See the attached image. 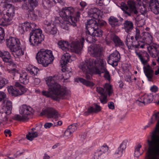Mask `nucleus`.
<instances>
[{"label":"nucleus","mask_w":159,"mask_h":159,"mask_svg":"<svg viewBox=\"0 0 159 159\" xmlns=\"http://www.w3.org/2000/svg\"><path fill=\"white\" fill-rule=\"evenodd\" d=\"M106 64V61L102 58H98L95 60L90 58L80 62L79 67L85 74L87 79H91L93 74L100 75L103 72V70L104 78L109 81L110 80V75L105 68Z\"/></svg>","instance_id":"nucleus-1"},{"label":"nucleus","mask_w":159,"mask_h":159,"mask_svg":"<svg viewBox=\"0 0 159 159\" xmlns=\"http://www.w3.org/2000/svg\"><path fill=\"white\" fill-rule=\"evenodd\" d=\"M156 120L157 123L154 130L150 134L151 139L147 140L148 148L145 159H159V112L152 116L146 126L148 127V125L153 124Z\"/></svg>","instance_id":"nucleus-2"},{"label":"nucleus","mask_w":159,"mask_h":159,"mask_svg":"<svg viewBox=\"0 0 159 159\" xmlns=\"http://www.w3.org/2000/svg\"><path fill=\"white\" fill-rule=\"evenodd\" d=\"M58 78L57 76H49L46 78V82L48 87V91H43L42 94L48 97L56 100L63 98L70 94L66 88L61 87L57 83Z\"/></svg>","instance_id":"nucleus-3"},{"label":"nucleus","mask_w":159,"mask_h":159,"mask_svg":"<svg viewBox=\"0 0 159 159\" xmlns=\"http://www.w3.org/2000/svg\"><path fill=\"white\" fill-rule=\"evenodd\" d=\"M74 12V9L72 7L63 8L60 10L59 12L60 17L55 19H56L57 21L60 22L61 28L67 30L70 24L74 26H76V23L79 20L80 16L79 12L76 13V16H75Z\"/></svg>","instance_id":"nucleus-4"},{"label":"nucleus","mask_w":159,"mask_h":159,"mask_svg":"<svg viewBox=\"0 0 159 159\" xmlns=\"http://www.w3.org/2000/svg\"><path fill=\"white\" fill-rule=\"evenodd\" d=\"M136 41L133 42L134 39L133 36H130L129 34L127 36L125 43L129 49L134 48H143L147 44L151 43L153 41V37L151 33L145 32L142 34V36L139 37V31L136 29V34L135 36Z\"/></svg>","instance_id":"nucleus-5"},{"label":"nucleus","mask_w":159,"mask_h":159,"mask_svg":"<svg viewBox=\"0 0 159 159\" xmlns=\"http://www.w3.org/2000/svg\"><path fill=\"white\" fill-rule=\"evenodd\" d=\"M4 10L6 11V14L0 18V25L2 26H7L11 24L12 19L15 15L14 7L11 4V0H0Z\"/></svg>","instance_id":"nucleus-6"},{"label":"nucleus","mask_w":159,"mask_h":159,"mask_svg":"<svg viewBox=\"0 0 159 159\" xmlns=\"http://www.w3.org/2000/svg\"><path fill=\"white\" fill-rule=\"evenodd\" d=\"M84 41V39L82 38L80 40V42L78 41H73L70 44L67 41L61 40L58 42L57 44L59 48L64 52H67L70 51L79 53L82 49L80 45L83 47Z\"/></svg>","instance_id":"nucleus-7"},{"label":"nucleus","mask_w":159,"mask_h":159,"mask_svg":"<svg viewBox=\"0 0 159 159\" xmlns=\"http://www.w3.org/2000/svg\"><path fill=\"white\" fill-rule=\"evenodd\" d=\"M6 43L7 47L15 58L19 57L24 54V50L22 48L20 42L18 39L11 37L6 39Z\"/></svg>","instance_id":"nucleus-8"},{"label":"nucleus","mask_w":159,"mask_h":159,"mask_svg":"<svg viewBox=\"0 0 159 159\" xmlns=\"http://www.w3.org/2000/svg\"><path fill=\"white\" fill-rule=\"evenodd\" d=\"M36 58L38 62L46 67L51 64L54 59L52 51L42 49L37 53Z\"/></svg>","instance_id":"nucleus-9"},{"label":"nucleus","mask_w":159,"mask_h":159,"mask_svg":"<svg viewBox=\"0 0 159 159\" xmlns=\"http://www.w3.org/2000/svg\"><path fill=\"white\" fill-rule=\"evenodd\" d=\"M74 59L73 56H71L67 52L65 53L61 57L60 63L61 66L62 71L65 72L66 76L65 77L63 76L65 79H68L72 75L71 68L67 67L66 65L68 62H71Z\"/></svg>","instance_id":"nucleus-10"},{"label":"nucleus","mask_w":159,"mask_h":159,"mask_svg":"<svg viewBox=\"0 0 159 159\" xmlns=\"http://www.w3.org/2000/svg\"><path fill=\"white\" fill-rule=\"evenodd\" d=\"M32 109L26 105H23L19 108L20 114H16L13 116V119L15 120L24 121L27 120L29 116L32 113Z\"/></svg>","instance_id":"nucleus-11"},{"label":"nucleus","mask_w":159,"mask_h":159,"mask_svg":"<svg viewBox=\"0 0 159 159\" xmlns=\"http://www.w3.org/2000/svg\"><path fill=\"white\" fill-rule=\"evenodd\" d=\"M29 39L30 44L37 46L41 43L44 39V36L42 31L40 29H35L30 33Z\"/></svg>","instance_id":"nucleus-12"},{"label":"nucleus","mask_w":159,"mask_h":159,"mask_svg":"<svg viewBox=\"0 0 159 159\" xmlns=\"http://www.w3.org/2000/svg\"><path fill=\"white\" fill-rule=\"evenodd\" d=\"M3 103V107L1 111L2 114L0 120L1 121H5L7 120L6 115H9L11 113L12 105L11 102L7 99L4 100Z\"/></svg>","instance_id":"nucleus-13"},{"label":"nucleus","mask_w":159,"mask_h":159,"mask_svg":"<svg viewBox=\"0 0 159 159\" xmlns=\"http://www.w3.org/2000/svg\"><path fill=\"white\" fill-rule=\"evenodd\" d=\"M128 3L129 7L123 2H121L119 7L125 13L129 16L130 15L131 13L133 12L135 14H137L138 11L136 10L134 2L133 1H129L128 2Z\"/></svg>","instance_id":"nucleus-14"},{"label":"nucleus","mask_w":159,"mask_h":159,"mask_svg":"<svg viewBox=\"0 0 159 159\" xmlns=\"http://www.w3.org/2000/svg\"><path fill=\"white\" fill-rule=\"evenodd\" d=\"M88 15L97 20L98 25H103L106 24L105 21H101L98 20L100 16L102 14V12L99 9L96 8H92L90 9L88 12Z\"/></svg>","instance_id":"nucleus-15"},{"label":"nucleus","mask_w":159,"mask_h":159,"mask_svg":"<svg viewBox=\"0 0 159 159\" xmlns=\"http://www.w3.org/2000/svg\"><path fill=\"white\" fill-rule=\"evenodd\" d=\"M36 26V25L34 23L25 21L19 24L17 30L20 33L23 34L26 31H30L34 29Z\"/></svg>","instance_id":"nucleus-16"},{"label":"nucleus","mask_w":159,"mask_h":159,"mask_svg":"<svg viewBox=\"0 0 159 159\" xmlns=\"http://www.w3.org/2000/svg\"><path fill=\"white\" fill-rule=\"evenodd\" d=\"M153 98V95L152 94H145L139 97L136 101V102L138 105L143 106L146 104L150 103L152 101Z\"/></svg>","instance_id":"nucleus-17"},{"label":"nucleus","mask_w":159,"mask_h":159,"mask_svg":"<svg viewBox=\"0 0 159 159\" xmlns=\"http://www.w3.org/2000/svg\"><path fill=\"white\" fill-rule=\"evenodd\" d=\"M120 58V56L119 52L115 51L109 57L107 62L114 67L117 65V62L119 61Z\"/></svg>","instance_id":"nucleus-18"},{"label":"nucleus","mask_w":159,"mask_h":159,"mask_svg":"<svg viewBox=\"0 0 159 159\" xmlns=\"http://www.w3.org/2000/svg\"><path fill=\"white\" fill-rule=\"evenodd\" d=\"M140 60L144 65L143 70L146 75L148 79H152L153 71L149 65L147 64L148 60H145L143 57L141 58Z\"/></svg>","instance_id":"nucleus-19"},{"label":"nucleus","mask_w":159,"mask_h":159,"mask_svg":"<svg viewBox=\"0 0 159 159\" xmlns=\"http://www.w3.org/2000/svg\"><path fill=\"white\" fill-rule=\"evenodd\" d=\"M138 4L137 8L139 10L141 15H139L138 17H142L141 16H145L148 9V4L144 0H136Z\"/></svg>","instance_id":"nucleus-20"},{"label":"nucleus","mask_w":159,"mask_h":159,"mask_svg":"<svg viewBox=\"0 0 159 159\" xmlns=\"http://www.w3.org/2000/svg\"><path fill=\"white\" fill-rule=\"evenodd\" d=\"M53 22H52V23L48 22L47 21L45 22V24L46 29H48V31L50 32L51 34H54L57 33V30L56 26L60 23L59 22L57 21L56 19L55 20H54Z\"/></svg>","instance_id":"nucleus-21"},{"label":"nucleus","mask_w":159,"mask_h":159,"mask_svg":"<svg viewBox=\"0 0 159 159\" xmlns=\"http://www.w3.org/2000/svg\"><path fill=\"white\" fill-rule=\"evenodd\" d=\"M88 51L89 54L92 56L99 57L101 54L102 48L99 45L95 44L89 47Z\"/></svg>","instance_id":"nucleus-22"},{"label":"nucleus","mask_w":159,"mask_h":159,"mask_svg":"<svg viewBox=\"0 0 159 159\" xmlns=\"http://www.w3.org/2000/svg\"><path fill=\"white\" fill-rule=\"evenodd\" d=\"M86 28L89 33L98 29V24L97 20L93 18L87 20L86 23Z\"/></svg>","instance_id":"nucleus-23"},{"label":"nucleus","mask_w":159,"mask_h":159,"mask_svg":"<svg viewBox=\"0 0 159 159\" xmlns=\"http://www.w3.org/2000/svg\"><path fill=\"white\" fill-rule=\"evenodd\" d=\"M0 57L4 62L8 63L9 65H12L13 66H16L12 60L11 55L8 52L5 51H0Z\"/></svg>","instance_id":"nucleus-24"},{"label":"nucleus","mask_w":159,"mask_h":159,"mask_svg":"<svg viewBox=\"0 0 159 159\" xmlns=\"http://www.w3.org/2000/svg\"><path fill=\"white\" fill-rule=\"evenodd\" d=\"M147 48L148 52L152 57H155L156 55H158L159 53V46L155 43H153L151 45L147 46ZM157 61L159 62V57Z\"/></svg>","instance_id":"nucleus-25"},{"label":"nucleus","mask_w":159,"mask_h":159,"mask_svg":"<svg viewBox=\"0 0 159 159\" xmlns=\"http://www.w3.org/2000/svg\"><path fill=\"white\" fill-rule=\"evenodd\" d=\"M46 111V113L48 118L58 119L61 117L60 114L57 110L53 108H48L47 109Z\"/></svg>","instance_id":"nucleus-26"},{"label":"nucleus","mask_w":159,"mask_h":159,"mask_svg":"<svg viewBox=\"0 0 159 159\" xmlns=\"http://www.w3.org/2000/svg\"><path fill=\"white\" fill-rule=\"evenodd\" d=\"M96 91L98 93L100 94V100L101 103L103 104H106L108 101L107 99V94L106 91L101 87H97Z\"/></svg>","instance_id":"nucleus-27"},{"label":"nucleus","mask_w":159,"mask_h":159,"mask_svg":"<svg viewBox=\"0 0 159 159\" xmlns=\"http://www.w3.org/2000/svg\"><path fill=\"white\" fill-rule=\"evenodd\" d=\"M127 143V140L124 141L121 143L120 147L118 148L114 153V155L116 157L119 158L121 157L126 148Z\"/></svg>","instance_id":"nucleus-28"},{"label":"nucleus","mask_w":159,"mask_h":159,"mask_svg":"<svg viewBox=\"0 0 159 159\" xmlns=\"http://www.w3.org/2000/svg\"><path fill=\"white\" fill-rule=\"evenodd\" d=\"M38 0H25L22 7L24 9H27L30 7L32 8L35 7L38 5Z\"/></svg>","instance_id":"nucleus-29"},{"label":"nucleus","mask_w":159,"mask_h":159,"mask_svg":"<svg viewBox=\"0 0 159 159\" xmlns=\"http://www.w3.org/2000/svg\"><path fill=\"white\" fill-rule=\"evenodd\" d=\"M26 70L33 75H36L39 71L37 67L31 65H29L26 68Z\"/></svg>","instance_id":"nucleus-30"},{"label":"nucleus","mask_w":159,"mask_h":159,"mask_svg":"<svg viewBox=\"0 0 159 159\" xmlns=\"http://www.w3.org/2000/svg\"><path fill=\"white\" fill-rule=\"evenodd\" d=\"M124 29L127 33L131 31L134 28L133 23L128 20H126L124 23Z\"/></svg>","instance_id":"nucleus-31"},{"label":"nucleus","mask_w":159,"mask_h":159,"mask_svg":"<svg viewBox=\"0 0 159 159\" xmlns=\"http://www.w3.org/2000/svg\"><path fill=\"white\" fill-rule=\"evenodd\" d=\"M35 130V129L32 128L31 131L27 134L26 137L27 139L30 141H32L34 138L37 137L38 136V133L34 131Z\"/></svg>","instance_id":"nucleus-32"},{"label":"nucleus","mask_w":159,"mask_h":159,"mask_svg":"<svg viewBox=\"0 0 159 159\" xmlns=\"http://www.w3.org/2000/svg\"><path fill=\"white\" fill-rule=\"evenodd\" d=\"M75 81L78 82H80L88 86L92 87L94 85V84L93 82L87 81L85 79L81 78L76 79L75 80Z\"/></svg>","instance_id":"nucleus-33"},{"label":"nucleus","mask_w":159,"mask_h":159,"mask_svg":"<svg viewBox=\"0 0 159 159\" xmlns=\"http://www.w3.org/2000/svg\"><path fill=\"white\" fill-rule=\"evenodd\" d=\"M109 24L113 27H115L120 25L117 19L113 16H111L109 19Z\"/></svg>","instance_id":"nucleus-34"},{"label":"nucleus","mask_w":159,"mask_h":159,"mask_svg":"<svg viewBox=\"0 0 159 159\" xmlns=\"http://www.w3.org/2000/svg\"><path fill=\"white\" fill-rule=\"evenodd\" d=\"M7 89L10 94L15 97L18 96V90L14 89L13 86H8Z\"/></svg>","instance_id":"nucleus-35"},{"label":"nucleus","mask_w":159,"mask_h":159,"mask_svg":"<svg viewBox=\"0 0 159 159\" xmlns=\"http://www.w3.org/2000/svg\"><path fill=\"white\" fill-rule=\"evenodd\" d=\"M142 148V145L140 144H139L136 145L135 147L134 151V156L136 157H138L143 152V150H141Z\"/></svg>","instance_id":"nucleus-36"},{"label":"nucleus","mask_w":159,"mask_h":159,"mask_svg":"<svg viewBox=\"0 0 159 159\" xmlns=\"http://www.w3.org/2000/svg\"><path fill=\"white\" fill-rule=\"evenodd\" d=\"M29 78L28 75L26 73H23L20 75L19 80L20 82L24 84H27L29 81Z\"/></svg>","instance_id":"nucleus-37"},{"label":"nucleus","mask_w":159,"mask_h":159,"mask_svg":"<svg viewBox=\"0 0 159 159\" xmlns=\"http://www.w3.org/2000/svg\"><path fill=\"white\" fill-rule=\"evenodd\" d=\"M89 33L90 34H92L94 37H100L102 34V32L101 30L98 28L97 29H95L92 31L90 32Z\"/></svg>","instance_id":"nucleus-38"},{"label":"nucleus","mask_w":159,"mask_h":159,"mask_svg":"<svg viewBox=\"0 0 159 159\" xmlns=\"http://www.w3.org/2000/svg\"><path fill=\"white\" fill-rule=\"evenodd\" d=\"M2 73L0 72V89H2L6 84L9 82L8 80L1 76Z\"/></svg>","instance_id":"nucleus-39"},{"label":"nucleus","mask_w":159,"mask_h":159,"mask_svg":"<svg viewBox=\"0 0 159 159\" xmlns=\"http://www.w3.org/2000/svg\"><path fill=\"white\" fill-rule=\"evenodd\" d=\"M37 12H35L34 10H30L29 11L28 14L29 17L32 20H35L38 19V17L36 14Z\"/></svg>","instance_id":"nucleus-40"},{"label":"nucleus","mask_w":159,"mask_h":159,"mask_svg":"<svg viewBox=\"0 0 159 159\" xmlns=\"http://www.w3.org/2000/svg\"><path fill=\"white\" fill-rule=\"evenodd\" d=\"M148 4V10H151L153 7L155 6H159V3L156 0H151Z\"/></svg>","instance_id":"nucleus-41"},{"label":"nucleus","mask_w":159,"mask_h":159,"mask_svg":"<svg viewBox=\"0 0 159 159\" xmlns=\"http://www.w3.org/2000/svg\"><path fill=\"white\" fill-rule=\"evenodd\" d=\"M113 41L116 46H122L123 44L122 42L120 39L117 36H115L113 38Z\"/></svg>","instance_id":"nucleus-42"},{"label":"nucleus","mask_w":159,"mask_h":159,"mask_svg":"<svg viewBox=\"0 0 159 159\" xmlns=\"http://www.w3.org/2000/svg\"><path fill=\"white\" fill-rule=\"evenodd\" d=\"M42 5L46 8H50L53 5L51 3L49 0H43L42 2Z\"/></svg>","instance_id":"nucleus-43"},{"label":"nucleus","mask_w":159,"mask_h":159,"mask_svg":"<svg viewBox=\"0 0 159 159\" xmlns=\"http://www.w3.org/2000/svg\"><path fill=\"white\" fill-rule=\"evenodd\" d=\"M77 124H73L72 125L69 126L67 129L71 132V133L72 134L77 129Z\"/></svg>","instance_id":"nucleus-44"},{"label":"nucleus","mask_w":159,"mask_h":159,"mask_svg":"<svg viewBox=\"0 0 159 159\" xmlns=\"http://www.w3.org/2000/svg\"><path fill=\"white\" fill-rule=\"evenodd\" d=\"M87 34H89L87 37L86 38V40L87 42L91 43L96 40L95 39L93 38V36L92 35V34H89L88 31L87 32Z\"/></svg>","instance_id":"nucleus-45"},{"label":"nucleus","mask_w":159,"mask_h":159,"mask_svg":"<svg viewBox=\"0 0 159 159\" xmlns=\"http://www.w3.org/2000/svg\"><path fill=\"white\" fill-rule=\"evenodd\" d=\"M27 89L25 87L22 86L19 88V90H18V96L22 95L26 92Z\"/></svg>","instance_id":"nucleus-46"},{"label":"nucleus","mask_w":159,"mask_h":159,"mask_svg":"<svg viewBox=\"0 0 159 159\" xmlns=\"http://www.w3.org/2000/svg\"><path fill=\"white\" fill-rule=\"evenodd\" d=\"M105 88L107 91L108 95L110 96L112 92L111 86L110 84H106L105 86Z\"/></svg>","instance_id":"nucleus-47"},{"label":"nucleus","mask_w":159,"mask_h":159,"mask_svg":"<svg viewBox=\"0 0 159 159\" xmlns=\"http://www.w3.org/2000/svg\"><path fill=\"white\" fill-rule=\"evenodd\" d=\"M4 30L3 28L0 27V42H2L3 41H4L5 36Z\"/></svg>","instance_id":"nucleus-48"},{"label":"nucleus","mask_w":159,"mask_h":159,"mask_svg":"<svg viewBox=\"0 0 159 159\" xmlns=\"http://www.w3.org/2000/svg\"><path fill=\"white\" fill-rule=\"evenodd\" d=\"M108 147L107 146H103L101 147L100 151L98 152V154H101L102 153L106 152L108 151Z\"/></svg>","instance_id":"nucleus-49"},{"label":"nucleus","mask_w":159,"mask_h":159,"mask_svg":"<svg viewBox=\"0 0 159 159\" xmlns=\"http://www.w3.org/2000/svg\"><path fill=\"white\" fill-rule=\"evenodd\" d=\"M72 134L71 132L67 129L64 132V137L66 139H68L71 137Z\"/></svg>","instance_id":"nucleus-50"},{"label":"nucleus","mask_w":159,"mask_h":159,"mask_svg":"<svg viewBox=\"0 0 159 159\" xmlns=\"http://www.w3.org/2000/svg\"><path fill=\"white\" fill-rule=\"evenodd\" d=\"M93 112H94V108L93 105L92 106H90L88 108L87 111L85 112V114L87 115L89 113Z\"/></svg>","instance_id":"nucleus-51"},{"label":"nucleus","mask_w":159,"mask_h":159,"mask_svg":"<svg viewBox=\"0 0 159 159\" xmlns=\"http://www.w3.org/2000/svg\"><path fill=\"white\" fill-rule=\"evenodd\" d=\"M7 71L8 73L11 74L12 75L14 76L15 75L18 73V70L15 68H13L12 69H9L7 70Z\"/></svg>","instance_id":"nucleus-52"},{"label":"nucleus","mask_w":159,"mask_h":159,"mask_svg":"<svg viewBox=\"0 0 159 159\" xmlns=\"http://www.w3.org/2000/svg\"><path fill=\"white\" fill-rule=\"evenodd\" d=\"M7 95L3 91H0V102H1L6 98Z\"/></svg>","instance_id":"nucleus-53"},{"label":"nucleus","mask_w":159,"mask_h":159,"mask_svg":"<svg viewBox=\"0 0 159 159\" xmlns=\"http://www.w3.org/2000/svg\"><path fill=\"white\" fill-rule=\"evenodd\" d=\"M125 80L129 83V84L132 85V80L131 79V77L130 75H126L125 77Z\"/></svg>","instance_id":"nucleus-54"},{"label":"nucleus","mask_w":159,"mask_h":159,"mask_svg":"<svg viewBox=\"0 0 159 159\" xmlns=\"http://www.w3.org/2000/svg\"><path fill=\"white\" fill-rule=\"evenodd\" d=\"M151 10L155 14H158L159 13V6L154 7Z\"/></svg>","instance_id":"nucleus-55"},{"label":"nucleus","mask_w":159,"mask_h":159,"mask_svg":"<svg viewBox=\"0 0 159 159\" xmlns=\"http://www.w3.org/2000/svg\"><path fill=\"white\" fill-rule=\"evenodd\" d=\"M93 105L94 108V112H98L101 111V108L100 106L96 104H93Z\"/></svg>","instance_id":"nucleus-56"},{"label":"nucleus","mask_w":159,"mask_h":159,"mask_svg":"<svg viewBox=\"0 0 159 159\" xmlns=\"http://www.w3.org/2000/svg\"><path fill=\"white\" fill-rule=\"evenodd\" d=\"M150 90L153 92H156L158 90V88L155 85H153L150 88Z\"/></svg>","instance_id":"nucleus-57"},{"label":"nucleus","mask_w":159,"mask_h":159,"mask_svg":"<svg viewBox=\"0 0 159 159\" xmlns=\"http://www.w3.org/2000/svg\"><path fill=\"white\" fill-rule=\"evenodd\" d=\"M108 106L109 108L110 109L113 110L114 109V103L112 102L108 103Z\"/></svg>","instance_id":"nucleus-58"},{"label":"nucleus","mask_w":159,"mask_h":159,"mask_svg":"<svg viewBox=\"0 0 159 159\" xmlns=\"http://www.w3.org/2000/svg\"><path fill=\"white\" fill-rule=\"evenodd\" d=\"M53 125V124L50 123H47L44 125V127L46 129H48Z\"/></svg>","instance_id":"nucleus-59"},{"label":"nucleus","mask_w":159,"mask_h":159,"mask_svg":"<svg viewBox=\"0 0 159 159\" xmlns=\"http://www.w3.org/2000/svg\"><path fill=\"white\" fill-rule=\"evenodd\" d=\"M52 1L54 3V4H55L58 2L61 4H62L64 2V0H52Z\"/></svg>","instance_id":"nucleus-60"},{"label":"nucleus","mask_w":159,"mask_h":159,"mask_svg":"<svg viewBox=\"0 0 159 159\" xmlns=\"http://www.w3.org/2000/svg\"><path fill=\"white\" fill-rule=\"evenodd\" d=\"M4 133L5 134L6 136H7V134H8L9 136H10L11 135L10 130L9 129L5 130L4 131Z\"/></svg>","instance_id":"nucleus-61"},{"label":"nucleus","mask_w":159,"mask_h":159,"mask_svg":"<svg viewBox=\"0 0 159 159\" xmlns=\"http://www.w3.org/2000/svg\"><path fill=\"white\" fill-rule=\"evenodd\" d=\"M103 1L104 0H96V2L99 5L101 6L102 4H104Z\"/></svg>","instance_id":"nucleus-62"},{"label":"nucleus","mask_w":159,"mask_h":159,"mask_svg":"<svg viewBox=\"0 0 159 159\" xmlns=\"http://www.w3.org/2000/svg\"><path fill=\"white\" fill-rule=\"evenodd\" d=\"M40 82V80L38 78H35L34 79V84L36 85H38L39 84Z\"/></svg>","instance_id":"nucleus-63"},{"label":"nucleus","mask_w":159,"mask_h":159,"mask_svg":"<svg viewBox=\"0 0 159 159\" xmlns=\"http://www.w3.org/2000/svg\"><path fill=\"white\" fill-rule=\"evenodd\" d=\"M50 158V157L49 155L45 153L43 156V159H49Z\"/></svg>","instance_id":"nucleus-64"}]
</instances>
